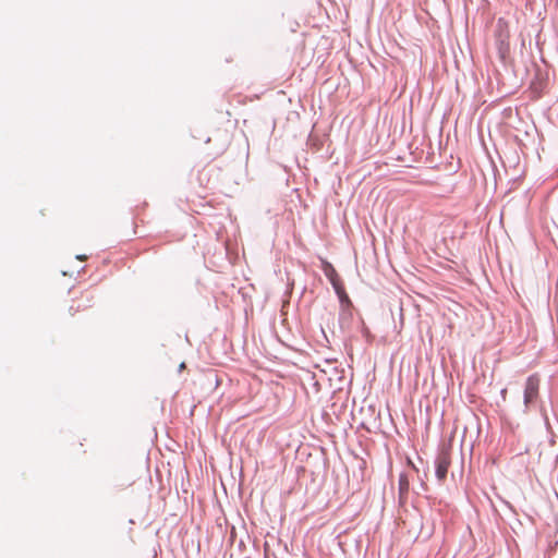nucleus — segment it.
Wrapping results in <instances>:
<instances>
[{
	"mask_svg": "<svg viewBox=\"0 0 558 558\" xmlns=\"http://www.w3.org/2000/svg\"><path fill=\"white\" fill-rule=\"evenodd\" d=\"M495 37L499 57L505 60L510 51V29L508 22L504 19L497 22Z\"/></svg>",
	"mask_w": 558,
	"mask_h": 558,
	"instance_id": "obj_1",
	"label": "nucleus"
},
{
	"mask_svg": "<svg viewBox=\"0 0 558 558\" xmlns=\"http://www.w3.org/2000/svg\"><path fill=\"white\" fill-rule=\"evenodd\" d=\"M539 377L537 375H531L527 377L524 386V407L525 410L530 408L538 398L539 390Z\"/></svg>",
	"mask_w": 558,
	"mask_h": 558,
	"instance_id": "obj_2",
	"label": "nucleus"
},
{
	"mask_svg": "<svg viewBox=\"0 0 558 558\" xmlns=\"http://www.w3.org/2000/svg\"><path fill=\"white\" fill-rule=\"evenodd\" d=\"M436 476L439 481H445L448 469L451 464L449 450H442L436 458Z\"/></svg>",
	"mask_w": 558,
	"mask_h": 558,
	"instance_id": "obj_3",
	"label": "nucleus"
},
{
	"mask_svg": "<svg viewBox=\"0 0 558 558\" xmlns=\"http://www.w3.org/2000/svg\"><path fill=\"white\" fill-rule=\"evenodd\" d=\"M92 295L89 292L81 294L80 299L73 300L72 305L69 308L70 314L73 316L78 312L85 311L90 307Z\"/></svg>",
	"mask_w": 558,
	"mask_h": 558,
	"instance_id": "obj_4",
	"label": "nucleus"
},
{
	"mask_svg": "<svg viewBox=\"0 0 558 558\" xmlns=\"http://www.w3.org/2000/svg\"><path fill=\"white\" fill-rule=\"evenodd\" d=\"M410 483L409 478L405 474H400L399 476V494L400 496H405L409 492Z\"/></svg>",
	"mask_w": 558,
	"mask_h": 558,
	"instance_id": "obj_5",
	"label": "nucleus"
},
{
	"mask_svg": "<svg viewBox=\"0 0 558 558\" xmlns=\"http://www.w3.org/2000/svg\"><path fill=\"white\" fill-rule=\"evenodd\" d=\"M76 258L80 260H85L87 258V256L86 255H77Z\"/></svg>",
	"mask_w": 558,
	"mask_h": 558,
	"instance_id": "obj_6",
	"label": "nucleus"
},
{
	"mask_svg": "<svg viewBox=\"0 0 558 558\" xmlns=\"http://www.w3.org/2000/svg\"><path fill=\"white\" fill-rule=\"evenodd\" d=\"M506 395H507V390H506V389H504V390L501 391V396H502V399H504V400L506 399Z\"/></svg>",
	"mask_w": 558,
	"mask_h": 558,
	"instance_id": "obj_7",
	"label": "nucleus"
},
{
	"mask_svg": "<svg viewBox=\"0 0 558 558\" xmlns=\"http://www.w3.org/2000/svg\"><path fill=\"white\" fill-rule=\"evenodd\" d=\"M184 367H185V364H184V363H182V364L180 365V368H184Z\"/></svg>",
	"mask_w": 558,
	"mask_h": 558,
	"instance_id": "obj_8",
	"label": "nucleus"
}]
</instances>
